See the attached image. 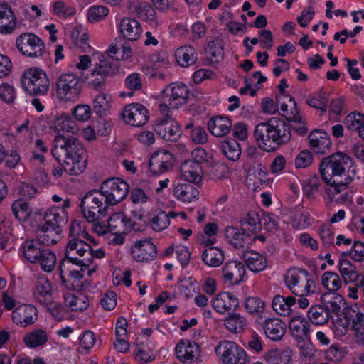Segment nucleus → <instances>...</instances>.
<instances>
[{"instance_id": "28", "label": "nucleus", "mask_w": 364, "mask_h": 364, "mask_svg": "<svg viewBox=\"0 0 364 364\" xmlns=\"http://www.w3.org/2000/svg\"><path fill=\"white\" fill-rule=\"evenodd\" d=\"M232 122L228 117L215 116L208 123L209 132L215 136L223 137L231 130Z\"/></svg>"}, {"instance_id": "54", "label": "nucleus", "mask_w": 364, "mask_h": 364, "mask_svg": "<svg viewBox=\"0 0 364 364\" xmlns=\"http://www.w3.org/2000/svg\"><path fill=\"white\" fill-rule=\"evenodd\" d=\"M310 107L326 112L327 110L328 99L325 92H319L311 95L306 100Z\"/></svg>"}, {"instance_id": "39", "label": "nucleus", "mask_w": 364, "mask_h": 364, "mask_svg": "<svg viewBox=\"0 0 364 364\" xmlns=\"http://www.w3.org/2000/svg\"><path fill=\"white\" fill-rule=\"evenodd\" d=\"M244 258L249 269L253 272H259L267 267L266 258L257 252L245 254Z\"/></svg>"}, {"instance_id": "38", "label": "nucleus", "mask_w": 364, "mask_h": 364, "mask_svg": "<svg viewBox=\"0 0 364 364\" xmlns=\"http://www.w3.org/2000/svg\"><path fill=\"white\" fill-rule=\"evenodd\" d=\"M33 264H38L43 271L50 272L53 270L56 264L55 254L50 250L44 247L41 250L40 255H38L37 260Z\"/></svg>"}, {"instance_id": "50", "label": "nucleus", "mask_w": 364, "mask_h": 364, "mask_svg": "<svg viewBox=\"0 0 364 364\" xmlns=\"http://www.w3.org/2000/svg\"><path fill=\"white\" fill-rule=\"evenodd\" d=\"M308 317L309 320L316 325L326 323L329 319V316L322 305L311 306L309 309Z\"/></svg>"}, {"instance_id": "45", "label": "nucleus", "mask_w": 364, "mask_h": 364, "mask_svg": "<svg viewBox=\"0 0 364 364\" xmlns=\"http://www.w3.org/2000/svg\"><path fill=\"white\" fill-rule=\"evenodd\" d=\"M323 287L331 292H336L342 287V280L339 275L333 272H326L321 277Z\"/></svg>"}, {"instance_id": "43", "label": "nucleus", "mask_w": 364, "mask_h": 364, "mask_svg": "<svg viewBox=\"0 0 364 364\" xmlns=\"http://www.w3.org/2000/svg\"><path fill=\"white\" fill-rule=\"evenodd\" d=\"M223 154L230 161H237L241 154L240 144L234 139L223 141L220 145Z\"/></svg>"}, {"instance_id": "12", "label": "nucleus", "mask_w": 364, "mask_h": 364, "mask_svg": "<svg viewBox=\"0 0 364 364\" xmlns=\"http://www.w3.org/2000/svg\"><path fill=\"white\" fill-rule=\"evenodd\" d=\"M161 93V102L159 109L162 114L161 119H171L169 117L170 109H178L182 105V87L178 84L171 83Z\"/></svg>"}, {"instance_id": "16", "label": "nucleus", "mask_w": 364, "mask_h": 364, "mask_svg": "<svg viewBox=\"0 0 364 364\" xmlns=\"http://www.w3.org/2000/svg\"><path fill=\"white\" fill-rule=\"evenodd\" d=\"M131 254L135 261L148 262L156 257V247L150 238L136 240L131 247Z\"/></svg>"}, {"instance_id": "57", "label": "nucleus", "mask_w": 364, "mask_h": 364, "mask_svg": "<svg viewBox=\"0 0 364 364\" xmlns=\"http://www.w3.org/2000/svg\"><path fill=\"white\" fill-rule=\"evenodd\" d=\"M188 139L195 144H204L208 141V136L205 129L200 126L193 128L187 136Z\"/></svg>"}, {"instance_id": "46", "label": "nucleus", "mask_w": 364, "mask_h": 364, "mask_svg": "<svg viewBox=\"0 0 364 364\" xmlns=\"http://www.w3.org/2000/svg\"><path fill=\"white\" fill-rule=\"evenodd\" d=\"M53 126L58 131L69 133H75L77 129L75 122L70 115L65 114H63L56 118Z\"/></svg>"}, {"instance_id": "47", "label": "nucleus", "mask_w": 364, "mask_h": 364, "mask_svg": "<svg viewBox=\"0 0 364 364\" xmlns=\"http://www.w3.org/2000/svg\"><path fill=\"white\" fill-rule=\"evenodd\" d=\"M185 353H183V363L191 364L197 360L200 355V346L196 342L183 341Z\"/></svg>"}, {"instance_id": "8", "label": "nucleus", "mask_w": 364, "mask_h": 364, "mask_svg": "<svg viewBox=\"0 0 364 364\" xmlns=\"http://www.w3.org/2000/svg\"><path fill=\"white\" fill-rule=\"evenodd\" d=\"M118 64L110 59L100 60L87 75V84L96 90H102L109 77H112L118 73Z\"/></svg>"}, {"instance_id": "44", "label": "nucleus", "mask_w": 364, "mask_h": 364, "mask_svg": "<svg viewBox=\"0 0 364 364\" xmlns=\"http://www.w3.org/2000/svg\"><path fill=\"white\" fill-rule=\"evenodd\" d=\"M66 305L74 311H81L86 309L89 305L87 297L80 294L78 295L69 294L65 297Z\"/></svg>"}, {"instance_id": "1", "label": "nucleus", "mask_w": 364, "mask_h": 364, "mask_svg": "<svg viewBox=\"0 0 364 364\" xmlns=\"http://www.w3.org/2000/svg\"><path fill=\"white\" fill-rule=\"evenodd\" d=\"M319 171L323 181L329 186L326 192L331 199L346 188L356 173L353 160L340 153L323 159Z\"/></svg>"}, {"instance_id": "63", "label": "nucleus", "mask_w": 364, "mask_h": 364, "mask_svg": "<svg viewBox=\"0 0 364 364\" xmlns=\"http://www.w3.org/2000/svg\"><path fill=\"white\" fill-rule=\"evenodd\" d=\"M105 94L98 95L93 102L94 111L100 116L105 114L109 107V100Z\"/></svg>"}, {"instance_id": "21", "label": "nucleus", "mask_w": 364, "mask_h": 364, "mask_svg": "<svg viewBox=\"0 0 364 364\" xmlns=\"http://www.w3.org/2000/svg\"><path fill=\"white\" fill-rule=\"evenodd\" d=\"M13 321L20 327L26 328L38 319V310L31 304L18 306L12 312Z\"/></svg>"}, {"instance_id": "18", "label": "nucleus", "mask_w": 364, "mask_h": 364, "mask_svg": "<svg viewBox=\"0 0 364 364\" xmlns=\"http://www.w3.org/2000/svg\"><path fill=\"white\" fill-rule=\"evenodd\" d=\"M154 130L164 140L168 141H177L182 136L181 125L173 119H158Z\"/></svg>"}, {"instance_id": "11", "label": "nucleus", "mask_w": 364, "mask_h": 364, "mask_svg": "<svg viewBox=\"0 0 364 364\" xmlns=\"http://www.w3.org/2000/svg\"><path fill=\"white\" fill-rule=\"evenodd\" d=\"M82 84L78 77L73 73L63 74L57 79L58 97L64 100L75 101L82 92Z\"/></svg>"}, {"instance_id": "48", "label": "nucleus", "mask_w": 364, "mask_h": 364, "mask_svg": "<svg viewBox=\"0 0 364 364\" xmlns=\"http://www.w3.org/2000/svg\"><path fill=\"white\" fill-rule=\"evenodd\" d=\"M364 124V115L359 112L348 114L343 121V124L350 131L359 132Z\"/></svg>"}, {"instance_id": "31", "label": "nucleus", "mask_w": 364, "mask_h": 364, "mask_svg": "<svg viewBox=\"0 0 364 364\" xmlns=\"http://www.w3.org/2000/svg\"><path fill=\"white\" fill-rule=\"evenodd\" d=\"M62 230L42 225L36 231V239L44 246L55 245L60 239Z\"/></svg>"}, {"instance_id": "3", "label": "nucleus", "mask_w": 364, "mask_h": 364, "mask_svg": "<svg viewBox=\"0 0 364 364\" xmlns=\"http://www.w3.org/2000/svg\"><path fill=\"white\" fill-rule=\"evenodd\" d=\"M291 133L289 124L278 117H272L255 127L254 137L262 150L270 152L288 143Z\"/></svg>"}, {"instance_id": "58", "label": "nucleus", "mask_w": 364, "mask_h": 364, "mask_svg": "<svg viewBox=\"0 0 364 364\" xmlns=\"http://www.w3.org/2000/svg\"><path fill=\"white\" fill-rule=\"evenodd\" d=\"M343 257H350L355 262L364 260V244L360 241H355L350 250L342 252Z\"/></svg>"}, {"instance_id": "7", "label": "nucleus", "mask_w": 364, "mask_h": 364, "mask_svg": "<svg viewBox=\"0 0 364 364\" xmlns=\"http://www.w3.org/2000/svg\"><path fill=\"white\" fill-rule=\"evenodd\" d=\"M88 267L73 264L71 262L61 261L59 270L62 285L68 289L82 291L84 289L83 272Z\"/></svg>"}, {"instance_id": "9", "label": "nucleus", "mask_w": 364, "mask_h": 364, "mask_svg": "<svg viewBox=\"0 0 364 364\" xmlns=\"http://www.w3.org/2000/svg\"><path fill=\"white\" fill-rule=\"evenodd\" d=\"M90 245L87 242L82 238H71L67 243L65 257L61 261L90 266L92 264L91 258L87 257L90 255Z\"/></svg>"}, {"instance_id": "52", "label": "nucleus", "mask_w": 364, "mask_h": 364, "mask_svg": "<svg viewBox=\"0 0 364 364\" xmlns=\"http://www.w3.org/2000/svg\"><path fill=\"white\" fill-rule=\"evenodd\" d=\"M243 229L250 232H256L261 229L260 219L255 211L249 212L247 215L241 220Z\"/></svg>"}, {"instance_id": "36", "label": "nucleus", "mask_w": 364, "mask_h": 364, "mask_svg": "<svg viewBox=\"0 0 364 364\" xmlns=\"http://www.w3.org/2000/svg\"><path fill=\"white\" fill-rule=\"evenodd\" d=\"M48 340L47 332L43 329H34L27 332L23 337L24 344L30 348H36L45 345Z\"/></svg>"}, {"instance_id": "37", "label": "nucleus", "mask_w": 364, "mask_h": 364, "mask_svg": "<svg viewBox=\"0 0 364 364\" xmlns=\"http://www.w3.org/2000/svg\"><path fill=\"white\" fill-rule=\"evenodd\" d=\"M201 257L204 264L210 267H218L220 266L224 261V254L223 251L216 247H209L206 248L203 251Z\"/></svg>"}, {"instance_id": "64", "label": "nucleus", "mask_w": 364, "mask_h": 364, "mask_svg": "<svg viewBox=\"0 0 364 364\" xmlns=\"http://www.w3.org/2000/svg\"><path fill=\"white\" fill-rule=\"evenodd\" d=\"M109 10L103 6H94L89 9L88 19L90 22L99 21L107 16Z\"/></svg>"}, {"instance_id": "19", "label": "nucleus", "mask_w": 364, "mask_h": 364, "mask_svg": "<svg viewBox=\"0 0 364 364\" xmlns=\"http://www.w3.org/2000/svg\"><path fill=\"white\" fill-rule=\"evenodd\" d=\"M174 157L172 154L162 150L154 152L149 163L151 172L154 175L162 174L172 168Z\"/></svg>"}, {"instance_id": "41", "label": "nucleus", "mask_w": 364, "mask_h": 364, "mask_svg": "<svg viewBox=\"0 0 364 364\" xmlns=\"http://www.w3.org/2000/svg\"><path fill=\"white\" fill-rule=\"evenodd\" d=\"M209 65L218 63L223 58V47L220 40L210 41L205 50Z\"/></svg>"}, {"instance_id": "55", "label": "nucleus", "mask_w": 364, "mask_h": 364, "mask_svg": "<svg viewBox=\"0 0 364 364\" xmlns=\"http://www.w3.org/2000/svg\"><path fill=\"white\" fill-rule=\"evenodd\" d=\"M186 170H183V178L190 182L191 183H199L202 180V168L201 166L197 164H189L188 167H186Z\"/></svg>"}, {"instance_id": "2", "label": "nucleus", "mask_w": 364, "mask_h": 364, "mask_svg": "<svg viewBox=\"0 0 364 364\" xmlns=\"http://www.w3.org/2000/svg\"><path fill=\"white\" fill-rule=\"evenodd\" d=\"M52 154L63 165L70 175L82 173L87 166V156L82 144L74 136L57 134L53 140Z\"/></svg>"}, {"instance_id": "60", "label": "nucleus", "mask_w": 364, "mask_h": 364, "mask_svg": "<svg viewBox=\"0 0 364 364\" xmlns=\"http://www.w3.org/2000/svg\"><path fill=\"white\" fill-rule=\"evenodd\" d=\"M299 348L301 355L306 360L311 361L314 359L316 353L313 344L306 339L299 340Z\"/></svg>"}, {"instance_id": "53", "label": "nucleus", "mask_w": 364, "mask_h": 364, "mask_svg": "<svg viewBox=\"0 0 364 364\" xmlns=\"http://www.w3.org/2000/svg\"><path fill=\"white\" fill-rule=\"evenodd\" d=\"M353 329L355 331V341L364 346V313L358 312L353 320Z\"/></svg>"}, {"instance_id": "4", "label": "nucleus", "mask_w": 364, "mask_h": 364, "mask_svg": "<svg viewBox=\"0 0 364 364\" xmlns=\"http://www.w3.org/2000/svg\"><path fill=\"white\" fill-rule=\"evenodd\" d=\"M284 281L286 287L296 296H309L316 291L315 281L306 269L289 268L284 274Z\"/></svg>"}, {"instance_id": "56", "label": "nucleus", "mask_w": 364, "mask_h": 364, "mask_svg": "<svg viewBox=\"0 0 364 364\" xmlns=\"http://www.w3.org/2000/svg\"><path fill=\"white\" fill-rule=\"evenodd\" d=\"M169 224L168 215L163 211L154 215L149 221L151 228L157 232L166 229Z\"/></svg>"}, {"instance_id": "27", "label": "nucleus", "mask_w": 364, "mask_h": 364, "mask_svg": "<svg viewBox=\"0 0 364 364\" xmlns=\"http://www.w3.org/2000/svg\"><path fill=\"white\" fill-rule=\"evenodd\" d=\"M52 286L47 277L39 275L37 277L33 290L35 299L41 304H45L51 300Z\"/></svg>"}, {"instance_id": "61", "label": "nucleus", "mask_w": 364, "mask_h": 364, "mask_svg": "<svg viewBox=\"0 0 364 364\" xmlns=\"http://www.w3.org/2000/svg\"><path fill=\"white\" fill-rule=\"evenodd\" d=\"M245 306L250 314H255L262 312L265 304L259 297L249 296L245 300Z\"/></svg>"}, {"instance_id": "25", "label": "nucleus", "mask_w": 364, "mask_h": 364, "mask_svg": "<svg viewBox=\"0 0 364 364\" xmlns=\"http://www.w3.org/2000/svg\"><path fill=\"white\" fill-rule=\"evenodd\" d=\"M120 33L130 41H136L142 33L141 24L134 18H123L119 25Z\"/></svg>"}, {"instance_id": "24", "label": "nucleus", "mask_w": 364, "mask_h": 364, "mask_svg": "<svg viewBox=\"0 0 364 364\" xmlns=\"http://www.w3.org/2000/svg\"><path fill=\"white\" fill-rule=\"evenodd\" d=\"M310 147L316 153L323 154L329 150L331 141L328 134L322 130H315L309 135Z\"/></svg>"}, {"instance_id": "34", "label": "nucleus", "mask_w": 364, "mask_h": 364, "mask_svg": "<svg viewBox=\"0 0 364 364\" xmlns=\"http://www.w3.org/2000/svg\"><path fill=\"white\" fill-rule=\"evenodd\" d=\"M296 300L292 296L284 297L276 295L272 302L273 309L279 315L288 316L292 312V306L296 305Z\"/></svg>"}, {"instance_id": "26", "label": "nucleus", "mask_w": 364, "mask_h": 364, "mask_svg": "<svg viewBox=\"0 0 364 364\" xmlns=\"http://www.w3.org/2000/svg\"><path fill=\"white\" fill-rule=\"evenodd\" d=\"M68 220L67 211L63 208H55L54 207L48 209L44 215V225L55 228L57 230H62V228L66 225Z\"/></svg>"}, {"instance_id": "59", "label": "nucleus", "mask_w": 364, "mask_h": 364, "mask_svg": "<svg viewBox=\"0 0 364 364\" xmlns=\"http://www.w3.org/2000/svg\"><path fill=\"white\" fill-rule=\"evenodd\" d=\"M16 97L15 87L9 83L0 85V99L7 104L13 103Z\"/></svg>"}, {"instance_id": "23", "label": "nucleus", "mask_w": 364, "mask_h": 364, "mask_svg": "<svg viewBox=\"0 0 364 364\" xmlns=\"http://www.w3.org/2000/svg\"><path fill=\"white\" fill-rule=\"evenodd\" d=\"M225 234L229 242L237 249L248 247L251 241V235L245 229L230 226L225 228Z\"/></svg>"}, {"instance_id": "15", "label": "nucleus", "mask_w": 364, "mask_h": 364, "mask_svg": "<svg viewBox=\"0 0 364 364\" xmlns=\"http://www.w3.org/2000/svg\"><path fill=\"white\" fill-rule=\"evenodd\" d=\"M122 117L127 124L141 127L148 122L149 112L144 105L140 103H131L124 107Z\"/></svg>"}, {"instance_id": "30", "label": "nucleus", "mask_w": 364, "mask_h": 364, "mask_svg": "<svg viewBox=\"0 0 364 364\" xmlns=\"http://www.w3.org/2000/svg\"><path fill=\"white\" fill-rule=\"evenodd\" d=\"M263 328L269 339L279 341L285 334L286 324L278 318H272L265 320Z\"/></svg>"}, {"instance_id": "20", "label": "nucleus", "mask_w": 364, "mask_h": 364, "mask_svg": "<svg viewBox=\"0 0 364 364\" xmlns=\"http://www.w3.org/2000/svg\"><path fill=\"white\" fill-rule=\"evenodd\" d=\"M108 227L115 235L127 234L132 230H140L139 227H136L135 221L125 217L121 212L115 213L110 216L108 220Z\"/></svg>"}, {"instance_id": "42", "label": "nucleus", "mask_w": 364, "mask_h": 364, "mask_svg": "<svg viewBox=\"0 0 364 364\" xmlns=\"http://www.w3.org/2000/svg\"><path fill=\"white\" fill-rule=\"evenodd\" d=\"M224 325L229 331L238 333L244 330L247 322L245 318L240 314H232L225 319Z\"/></svg>"}, {"instance_id": "51", "label": "nucleus", "mask_w": 364, "mask_h": 364, "mask_svg": "<svg viewBox=\"0 0 364 364\" xmlns=\"http://www.w3.org/2000/svg\"><path fill=\"white\" fill-rule=\"evenodd\" d=\"M321 182L317 176H312L304 181L303 185L304 195L309 199L316 198V194L319 191Z\"/></svg>"}, {"instance_id": "5", "label": "nucleus", "mask_w": 364, "mask_h": 364, "mask_svg": "<svg viewBox=\"0 0 364 364\" xmlns=\"http://www.w3.org/2000/svg\"><path fill=\"white\" fill-rule=\"evenodd\" d=\"M110 206L100 190L87 192L80 203L83 217L89 223L99 221L107 216Z\"/></svg>"}, {"instance_id": "49", "label": "nucleus", "mask_w": 364, "mask_h": 364, "mask_svg": "<svg viewBox=\"0 0 364 364\" xmlns=\"http://www.w3.org/2000/svg\"><path fill=\"white\" fill-rule=\"evenodd\" d=\"M11 209L16 218L21 221L26 220L32 213L28 203L21 199L14 202Z\"/></svg>"}, {"instance_id": "62", "label": "nucleus", "mask_w": 364, "mask_h": 364, "mask_svg": "<svg viewBox=\"0 0 364 364\" xmlns=\"http://www.w3.org/2000/svg\"><path fill=\"white\" fill-rule=\"evenodd\" d=\"M318 233L320 235L322 244L325 247H329L333 245L334 232L330 225H321L318 229Z\"/></svg>"}, {"instance_id": "22", "label": "nucleus", "mask_w": 364, "mask_h": 364, "mask_svg": "<svg viewBox=\"0 0 364 364\" xmlns=\"http://www.w3.org/2000/svg\"><path fill=\"white\" fill-rule=\"evenodd\" d=\"M213 309L220 314L235 310L239 305L238 299L230 292H221L211 301Z\"/></svg>"}, {"instance_id": "13", "label": "nucleus", "mask_w": 364, "mask_h": 364, "mask_svg": "<svg viewBox=\"0 0 364 364\" xmlns=\"http://www.w3.org/2000/svg\"><path fill=\"white\" fill-rule=\"evenodd\" d=\"M215 352L225 364H245L247 360L245 351L231 341H220L215 348Z\"/></svg>"}, {"instance_id": "14", "label": "nucleus", "mask_w": 364, "mask_h": 364, "mask_svg": "<svg viewBox=\"0 0 364 364\" xmlns=\"http://www.w3.org/2000/svg\"><path fill=\"white\" fill-rule=\"evenodd\" d=\"M18 50L29 58H38L43 55L46 47L42 40L32 33H23L16 40Z\"/></svg>"}, {"instance_id": "40", "label": "nucleus", "mask_w": 364, "mask_h": 364, "mask_svg": "<svg viewBox=\"0 0 364 364\" xmlns=\"http://www.w3.org/2000/svg\"><path fill=\"white\" fill-rule=\"evenodd\" d=\"M322 306L324 307L328 316L331 314L338 315L341 309L342 299L338 295L324 294L321 297Z\"/></svg>"}, {"instance_id": "29", "label": "nucleus", "mask_w": 364, "mask_h": 364, "mask_svg": "<svg viewBox=\"0 0 364 364\" xmlns=\"http://www.w3.org/2000/svg\"><path fill=\"white\" fill-rule=\"evenodd\" d=\"M16 26V18L7 4H0V33H11Z\"/></svg>"}, {"instance_id": "32", "label": "nucleus", "mask_w": 364, "mask_h": 364, "mask_svg": "<svg viewBox=\"0 0 364 364\" xmlns=\"http://www.w3.org/2000/svg\"><path fill=\"white\" fill-rule=\"evenodd\" d=\"M310 325L303 316H294L289 321V328L291 335L299 340L306 339L309 335Z\"/></svg>"}, {"instance_id": "6", "label": "nucleus", "mask_w": 364, "mask_h": 364, "mask_svg": "<svg viewBox=\"0 0 364 364\" xmlns=\"http://www.w3.org/2000/svg\"><path fill=\"white\" fill-rule=\"evenodd\" d=\"M21 84L23 90L31 95H44L50 87L47 74L38 68L26 70L21 77Z\"/></svg>"}, {"instance_id": "10", "label": "nucleus", "mask_w": 364, "mask_h": 364, "mask_svg": "<svg viewBox=\"0 0 364 364\" xmlns=\"http://www.w3.org/2000/svg\"><path fill=\"white\" fill-rule=\"evenodd\" d=\"M99 190L106 202L114 206L127 197L129 186L127 182L119 178H110L102 183Z\"/></svg>"}, {"instance_id": "33", "label": "nucleus", "mask_w": 364, "mask_h": 364, "mask_svg": "<svg viewBox=\"0 0 364 364\" xmlns=\"http://www.w3.org/2000/svg\"><path fill=\"white\" fill-rule=\"evenodd\" d=\"M346 257H341L338 261V269L345 284L358 282L361 274L358 273L355 266Z\"/></svg>"}, {"instance_id": "35", "label": "nucleus", "mask_w": 364, "mask_h": 364, "mask_svg": "<svg viewBox=\"0 0 364 364\" xmlns=\"http://www.w3.org/2000/svg\"><path fill=\"white\" fill-rule=\"evenodd\" d=\"M44 246L37 240H26L21 245L20 250L24 258L30 263H34Z\"/></svg>"}, {"instance_id": "17", "label": "nucleus", "mask_w": 364, "mask_h": 364, "mask_svg": "<svg viewBox=\"0 0 364 364\" xmlns=\"http://www.w3.org/2000/svg\"><path fill=\"white\" fill-rule=\"evenodd\" d=\"M246 274L245 264L237 260H231L225 263L222 268L223 282L230 285L240 284Z\"/></svg>"}]
</instances>
